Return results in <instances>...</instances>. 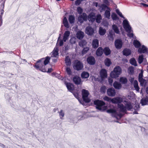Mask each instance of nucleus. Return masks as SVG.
Masks as SVG:
<instances>
[{"label": "nucleus", "mask_w": 148, "mask_h": 148, "mask_svg": "<svg viewBox=\"0 0 148 148\" xmlns=\"http://www.w3.org/2000/svg\"><path fill=\"white\" fill-rule=\"evenodd\" d=\"M94 103L96 108L98 110L104 111L107 109V107L105 106V103L103 101L98 100L95 101Z\"/></svg>", "instance_id": "1"}, {"label": "nucleus", "mask_w": 148, "mask_h": 148, "mask_svg": "<svg viewBox=\"0 0 148 148\" xmlns=\"http://www.w3.org/2000/svg\"><path fill=\"white\" fill-rule=\"evenodd\" d=\"M44 58H42L37 61L34 66L35 68L43 72H46V70L45 68V66L43 64V60Z\"/></svg>", "instance_id": "2"}, {"label": "nucleus", "mask_w": 148, "mask_h": 148, "mask_svg": "<svg viewBox=\"0 0 148 148\" xmlns=\"http://www.w3.org/2000/svg\"><path fill=\"white\" fill-rule=\"evenodd\" d=\"M126 102L125 104L126 109L128 110H137L140 108L139 103H135L134 105L132 104L130 102L125 101Z\"/></svg>", "instance_id": "3"}, {"label": "nucleus", "mask_w": 148, "mask_h": 148, "mask_svg": "<svg viewBox=\"0 0 148 148\" xmlns=\"http://www.w3.org/2000/svg\"><path fill=\"white\" fill-rule=\"evenodd\" d=\"M121 72V67L119 66H117L114 68L113 71L111 72L110 76L112 78H116L119 77Z\"/></svg>", "instance_id": "4"}, {"label": "nucleus", "mask_w": 148, "mask_h": 148, "mask_svg": "<svg viewBox=\"0 0 148 148\" xmlns=\"http://www.w3.org/2000/svg\"><path fill=\"white\" fill-rule=\"evenodd\" d=\"M106 112L108 113H111L112 116L113 117H115L117 119H118V116L119 117V119H120L123 116V114L121 113H118L114 107L113 108L109 109L106 110Z\"/></svg>", "instance_id": "5"}, {"label": "nucleus", "mask_w": 148, "mask_h": 148, "mask_svg": "<svg viewBox=\"0 0 148 148\" xmlns=\"http://www.w3.org/2000/svg\"><path fill=\"white\" fill-rule=\"evenodd\" d=\"M103 99L108 101H111L114 103H119L123 101V99L120 97H117L111 99L107 96L105 97Z\"/></svg>", "instance_id": "6"}, {"label": "nucleus", "mask_w": 148, "mask_h": 148, "mask_svg": "<svg viewBox=\"0 0 148 148\" xmlns=\"http://www.w3.org/2000/svg\"><path fill=\"white\" fill-rule=\"evenodd\" d=\"M123 27L127 32H130L132 31V27L130 25L129 22L126 19H125L123 22Z\"/></svg>", "instance_id": "7"}, {"label": "nucleus", "mask_w": 148, "mask_h": 148, "mask_svg": "<svg viewBox=\"0 0 148 148\" xmlns=\"http://www.w3.org/2000/svg\"><path fill=\"white\" fill-rule=\"evenodd\" d=\"M73 67L75 69L79 71L83 69V65L81 62L77 60L74 62L73 65Z\"/></svg>", "instance_id": "8"}, {"label": "nucleus", "mask_w": 148, "mask_h": 148, "mask_svg": "<svg viewBox=\"0 0 148 148\" xmlns=\"http://www.w3.org/2000/svg\"><path fill=\"white\" fill-rule=\"evenodd\" d=\"M82 98L86 102H89L90 101L88 97L89 95V92L88 90L83 89L82 90Z\"/></svg>", "instance_id": "9"}, {"label": "nucleus", "mask_w": 148, "mask_h": 148, "mask_svg": "<svg viewBox=\"0 0 148 148\" xmlns=\"http://www.w3.org/2000/svg\"><path fill=\"white\" fill-rule=\"evenodd\" d=\"M87 16L85 13H83L82 15L79 16L78 17V21L80 23H82L84 21H86Z\"/></svg>", "instance_id": "10"}, {"label": "nucleus", "mask_w": 148, "mask_h": 148, "mask_svg": "<svg viewBox=\"0 0 148 148\" xmlns=\"http://www.w3.org/2000/svg\"><path fill=\"white\" fill-rule=\"evenodd\" d=\"M116 91L114 88H109L107 90V94L109 96L114 97L116 94Z\"/></svg>", "instance_id": "11"}, {"label": "nucleus", "mask_w": 148, "mask_h": 148, "mask_svg": "<svg viewBox=\"0 0 148 148\" xmlns=\"http://www.w3.org/2000/svg\"><path fill=\"white\" fill-rule=\"evenodd\" d=\"M58 49L57 47H56L53 50L51 53V56L52 57L58 58Z\"/></svg>", "instance_id": "12"}, {"label": "nucleus", "mask_w": 148, "mask_h": 148, "mask_svg": "<svg viewBox=\"0 0 148 148\" xmlns=\"http://www.w3.org/2000/svg\"><path fill=\"white\" fill-rule=\"evenodd\" d=\"M2 2L1 3L2 5L1 8H2V10L0 11V20L1 22V24L0 25H1L2 23V16L3 15V13H4V10L3 9L4 8V3L5 0H2Z\"/></svg>", "instance_id": "13"}, {"label": "nucleus", "mask_w": 148, "mask_h": 148, "mask_svg": "<svg viewBox=\"0 0 148 148\" xmlns=\"http://www.w3.org/2000/svg\"><path fill=\"white\" fill-rule=\"evenodd\" d=\"M86 33L88 35H92L94 33V30L90 26L87 27L86 29Z\"/></svg>", "instance_id": "14"}, {"label": "nucleus", "mask_w": 148, "mask_h": 148, "mask_svg": "<svg viewBox=\"0 0 148 148\" xmlns=\"http://www.w3.org/2000/svg\"><path fill=\"white\" fill-rule=\"evenodd\" d=\"M87 61L89 64L91 65L94 64L95 63V58L92 56H90L87 58Z\"/></svg>", "instance_id": "15"}, {"label": "nucleus", "mask_w": 148, "mask_h": 148, "mask_svg": "<svg viewBox=\"0 0 148 148\" xmlns=\"http://www.w3.org/2000/svg\"><path fill=\"white\" fill-rule=\"evenodd\" d=\"M115 45L117 49H120L122 46V41L120 40H117L115 42Z\"/></svg>", "instance_id": "16"}, {"label": "nucleus", "mask_w": 148, "mask_h": 148, "mask_svg": "<svg viewBox=\"0 0 148 148\" xmlns=\"http://www.w3.org/2000/svg\"><path fill=\"white\" fill-rule=\"evenodd\" d=\"M65 84L68 90L69 91L72 92L74 88L73 85L70 83H66L65 82Z\"/></svg>", "instance_id": "17"}, {"label": "nucleus", "mask_w": 148, "mask_h": 148, "mask_svg": "<svg viewBox=\"0 0 148 148\" xmlns=\"http://www.w3.org/2000/svg\"><path fill=\"white\" fill-rule=\"evenodd\" d=\"M95 14L93 13H90L88 16V19L89 21L92 22H94L95 20Z\"/></svg>", "instance_id": "18"}, {"label": "nucleus", "mask_w": 148, "mask_h": 148, "mask_svg": "<svg viewBox=\"0 0 148 148\" xmlns=\"http://www.w3.org/2000/svg\"><path fill=\"white\" fill-rule=\"evenodd\" d=\"M147 48L144 45L139 48L138 50V52L139 53H145L147 52Z\"/></svg>", "instance_id": "19"}, {"label": "nucleus", "mask_w": 148, "mask_h": 148, "mask_svg": "<svg viewBox=\"0 0 148 148\" xmlns=\"http://www.w3.org/2000/svg\"><path fill=\"white\" fill-rule=\"evenodd\" d=\"M100 75L102 79L106 78L107 76L106 71L104 69H102L100 72Z\"/></svg>", "instance_id": "20"}, {"label": "nucleus", "mask_w": 148, "mask_h": 148, "mask_svg": "<svg viewBox=\"0 0 148 148\" xmlns=\"http://www.w3.org/2000/svg\"><path fill=\"white\" fill-rule=\"evenodd\" d=\"M73 80L75 83L76 84H79L81 82L80 77L77 76H75L74 77Z\"/></svg>", "instance_id": "21"}, {"label": "nucleus", "mask_w": 148, "mask_h": 148, "mask_svg": "<svg viewBox=\"0 0 148 148\" xmlns=\"http://www.w3.org/2000/svg\"><path fill=\"white\" fill-rule=\"evenodd\" d=\"M84 35V33L81 31H78L76 34L77 37L79 39H81L83 38Z\"/></svg>", "instance_id": "22"}, {"label": "nucleus", "mask_w": 148, "mask_h": 148, "mask_svg": "<svg viewBox=\"0 0 148 148\" xmlns=\"http://www.w3.org/2000/svg\"><path fill=\"white\" fill-rule=\"evenodd\" d=\"M118 107L120 109V111L122 112H125L126 111V107L123 104H118Z\"/></svg>", "instance_id": "23"}, {"label": "nucleus", "mask_w": 148, "mask_h": 148, "mask_svg": "<svg viewBox=\"0 0 148 148\" xmlns=\"http://www.w3.org/2000/svg\"><path fill=\"white\" fill-rule=\"evenodd\" d=\"M148 102V97H143L140 101V103L142 106L147 104Z\"/></svg>", "instance_id": "24"}, {"label": "nucleus", "mask_w": 148, "mask_h": 148, "mask_svg": "<svg viewBox=\"0 0 148 148\" xmlns=\"http://www.w3.org/2000/svg\"><path fill=\"white\" fill-rule=\"evenodd\" d=\"M70 33V32L69 31H67L65 32L64 34L63 38V40L64 42H66L68 39Z\"/></svg>", "instance_id": "25"}, {"label": "nucleus", "mask_w": 148, "mask_h": 148, "mask_svg": "<svg viewBox=\"0 0 148 148\" xmlns=\"http://www.w3.org/2000/svg\"><path fill=\"white\" fill-rule=\"evenodd\" d=\"M103 50L101 47H99L96 51V54L98 56H101L103 53Z\"/></svg>", "instance_id": "26"}, {"label": "nucleus", "mask_w": 148, "mask_h": 148, "mask_svg": "<svg viewBox=\"0 0 148 148\" xmlns=\"http://www.w3.org/2000/svg\"><path fill=\"white\" fill-rule=\"evenodd\" d=\"M133 84L135 90L138 92L140 88L138 85V81L136 80H134Z\"/></svg>", "instance_id": "27"}, {"label": "nucleus", "mask_w": 148, "mask_h": 148, "mask_svg": "<svg viewBox=\"0 0 148 148\" xmlns=\"http://www.w3.org/2000/svg\"><path fill=\"white\" fill-rule=\"evenodd\" d=\"M92 46L94 48H96L99 46V41L97 39H94L92 42Z\"/></svg>", "instance_id": "28"}, {"label": "nucleus", "mask_w": 148, "mask_h": 148, "mask_svg": "<svg viewBox=\"0 0 148 148\" xmlns=\"http://www.w3.org/2000/svg\"><path fill=\"white\" fill-rule=\"evenodd\" d=\"M112 29L116 33L118 34L120 32L117 25H112Z\"/></svg>", "instance_id": "29"}, {"label": "nucleus", "mask_w": 148, "mask_h": 148, "mask_svg": "<svg viewBox=\"0 0 148 148\" xmlns=\"http://www.w3.org/2000/svg\"><path fill=\"white\" fill-rule=\"evenodd\" d=\"M113 86L115 88L119 89L121 88V85L119 83L115 82L113 84Z\"/></svg>", "instance_id": "30"}, {"label": "nucleus", "mask_w": 148, "mask_h": 148, "mask_svg": "<svg viewBox=\"0 0 148 148\" xmlns=\"http://www.w3.org/2000/svg\"><path fill=\"white\" fill-rule=\"evenodd\" d=\"M89 76V73L86 71H83L81 74V76L83 78H87Z\"/></svg>", "instance_id": "31"}, {"label": "nucleus", "mask_w": 148, "mask_h": 148, "mask_svg": "<svg viewBox=\"0 0 148 148\" xmlns=\"http://www.w3.org/2000/svg\"><path fill=\"white\" fill-rule=\"evenodd\" d=\"M110 9L108 10H106L104 14V16L105 17L108 19H109L110 18Z\"/></svg>", "instance_id": "32"}, {"label": "nucleus", "mask_w": 148, "mask_h": 148, "mask_svg": "<svg viewBox=\"0 0 148 148\" xmlns=\"http://www.w3.org/2000/svg\"><path fill=\"white\" fill-rule=\"evenodd\" d=\"M131 51L128 49H125L123 51V54L126 56H128L131 53Z\"/></svg>", "instance_id": "33"}, {"label": "nucleus", "mask_w": 148, "mask_h": 148, "mask_svg": "<svg viewBox=\"0 0 148 148\" xmlns=\"http://www.w3.org/2000/svg\"><path fill=\"white\" fill-rule=\"evenodd\" d=\"M63 23L64 26L67 28H69V26L68 24V23L67 20V19L66 17H64L63 20Z\"/></svg>", "instance_id": "34"}, {"label": "nucleus", "mask_w": 148, "mask_h": 148, "mask_svg": "<svg viewBox=\"0 0 148 148\" xmlns=\"http://www.w3.org/2000/svg\"><path fill=\"white\" fill-rule=\"evenodd\" d=\"M133 44L135 47L136 48H139L141 45L139 42L136 40H134V41Z\"/></svg>", "instance_id": "35"}, {"label": "nucleus", "mask_w": 148, "mask_h": 148, "mask_svg": "<svg viewBox=\"0 0 148 148\" xmlns=\"http://www.w3.org/2000/svg\"><path fill=\"white\" fill-rule=\"evenodd\" d=\"M101 19L102 17L101 15L100 14H97L96 17V22L98 23H100Z\"/></svg>", "instance_id": "36"}, {"label": "nucleus", "mask_w": 148, "mask_h": 148, "mask_svg": "<svg viewBox=\"0 0 148 148\" xmlns=\"http://www.w3.org/2000/svg\"><path fill=\"white\" fill-rule=\"evenodd\" d=\"M99 33L101 35H104L106 32V30L105 29H103L101 27H100L99 30Z\"/></svg>", "instance_id": "37"}, {"label": "nucleus", "mask_w": 148, "mask_h": 148, "mask_svg": "<svg viewBox=\"0 0 148 148\" xmlns=\"http://www.w3.org/2000/svg\"><path fill=\"white\" fill-rule=\"evenodd\" d=\"M103 51L105 54L106 56L109 55L110 53V49L107 47H105Z\"/></svg>", "instance_id": "38"}, {"label": "nucleus", "mask_w": 148, "mask_h": 148, "mask_svg": "<svg viewBox=\"0 0 148 148\" xmlns=\"http://www.w3.org/2000/svg\"><path fill=\"white\" fill-rule=\"evenodd\" d=\"M114 34L112 31L109 32V34L108 36V39L110 40H113L114 39L113 36Z\"/></svg>", "instance_id": "39"}, {"label": "nucleus", "mask_w": 148, "mask_h": 148, "mask_svg": "<svg viewBox=\"0 0 148 148\" xmlns=\"http://www.w3.org/2000/svg\"><path fill=\"white\" fill-rule=\"evenodd\" d=\"M69 20L70 23H73L75 20V17L72 15H70L69 17Z\"/></svg>", "instance_id": "40"}, {"label": "nucleus", "mask_w": 148, "mask_h": 148, "mask_svg": "<svg viewBox=\"0 0 148 148\" xmlns=\"http://www.w3.org/2000/svg\"><path fill=\"white\" fill-rule=\"evenodd\" d=\"M130 62L132 65L135 66H137L136 61L135 58H133L130 60Z\"/></svg>", "instance_id": "41"}, {"label": "nucleus", "mask_w": 148, "mask_h": 148, "mask_svg": "<svg viewBox=\"0 0 148 148\" xmlns=\"http://www.w3.org/2000/svg\"><path fill=\"white\" fill-rule=\"evenodd\" d=\"M144 56L142 54L139 56L138 59V62L140 64H141L143 62L144 60Z\"/></svg>", "instance_id": "42"}, {"label": "nucleus", "mask_w": 148, "mask_h": 148, "mask_svg": "<svg viewBox=\"0 0 148 148\" xmlns=\"http://www.w3.org/2000/svg\"><path fill=\"white\" fill-rule=\"evenodd\" d=\"M140 83L141 86H145L147 82L146 80L144 79H142L140 80H138Z\"/></svg>", "instance_id": "43"}, {"label": "nucleus", "mask_w": 148, "mask_h": 148, "mask_svg": "<svg viewBox=\"0 0 148 148\" xmlns=\"http://www.w3.org/2000/svg\"><path fill=\"white\" fill-rule=\"evenodd\" d=\"M50 58L49 57L47 56L46 57L45 59L44 60V59L43 60V64L45 66L49 62Z\"/></svg>", "instance_id": "44"}, {"label": "nucleus", "mask_w": 148, "mask_h": 148, "mask_svg": "<svg viewBox=\"0 0 148 148\" xmlns=\"http://www.w3.org/2000/svg\"><path fill=\"white\" fill-rule=\"evenodd\" d=\"M105 63L106 65L108 66H109L111 64L110 60L109 58H106L105 60Z\"/></svg>", "instance_id": "45"}, {"label": "nucleus", "mask_w": 148, "mask_h": 148, "mask_svg": "<svg viewBox=\"0 0 148 148\" xmlns=\"http://www.w3.org/2000/svg\"><path fill=\"white\" fill-rule=\"evenodd\" d=\"M120 81L122 84H125L127 82V80L125 77H122L120 78Z\"/></svg>", "instance_id": "46"}, {"label": "nucleus", "mask_w": 148, "mask_h": 148, "mask_svg": "<svg viewBox=\"0 0 148 148\" xmlns=\"http://www.w3.org/2000/svg\"><path fill=\"white\" fill-rule=\"evenodd\" d=\"M59 116L60 119H63V117H64V111L63 110H61L59 112Z\"/></svg>", "instance_id": "47"}, {"label": "nucleus", "mask_w": 148, "mask_h": 148, "mask_svg": "<svg viewBox=\"0 0 148 148\" xmlns=\"http://www.w3.org/2000/svg\"><path fill=\"white\" fill-rule=\"evenodd\" d=\"M100 8H101V11H104L106 9H107L108 10L110 9L107 5L103 4L101 5L100 6Z\"/></svg>", "instance_id": "48"}, {"label": "nucleus", "mask_w": 148, "mask_h": 148, "mask_svg": "<svg viewBox=\"0 0 148 148\" xmlns=\"http://www.w3.org/2000/svg\"><path fill=\"white\" fill-rule=\"evenodd\" d=\"M65 61L66 64L67 66H69L71 64L70 59L68 56H67L65 59Z\"/></svg>", "instance_id": "49"}, {"label": "nucleus", "mask_w": 148, "mask_h": 148, "mask_svg": "<svg viewBox=\"0 0 148 148\" xmlns=\"http://www.w3.org/2000/svg\"><path fill=\"white\" fill-rule=\"evenodd\" d=\"M111 17L113 20L116 21L119 19L116 14L115 13H113L111 15Z\"/></svg>", "instance_id": "50"}, {"label": "nucleus", "mask_w": 148, "mask_h": 148, "mask_svg": "<svg viewBox=\"0 0 148 148\" xmlns=\"http://www.w3.org/2000/svg\"><path fill=\"white\" fill-rule=\"evenodd\" d=\"M86 44V42L85 40H81L79 42V45L81 47H83Z\"/></svg>", "instance_id": "51"}, {"label": "nucleus", "mask_w": 148, "mask_h": 148, "mask_svg": "<svg viewBox=\"0 0 148 148\" xmlns=\"http://www.w3.org/2000/svg\"><path fill=\"white\" fill-rule=\"evenodd\" d=\"M116 12L121 17L125 19V18L122 14V13L119 11L118 9H116Z\"/></svg>", "instance_id": "52"}, {"label": "nucleus", "mask_w": 148, "mask_h": 148, "mask_svg": "<svg viewBox=\"0 0 148 148\" xmlns=\"http://www.w3.org/2000/svg\"><path fill=\"white\" fill-rule=\"evenodd\" d=\"M66 71L67 74L69 75H71L72 74V72L71 69L69 67H67L66 68Z\"/></svg>", "instance_id": "53"}, {"label": "nucleus", "mask_w": 148, "mask_h": 148, "mask_svg": "<svg viewBox=\"0 0 148 148\" xmlns=\"http://www.w3.org/2000/svg\"><path fill=\"white\" fill-rule=\"evenodd\" d=\"M129 73L132 74L134 73V69L133 67L132 66L130 67L128 69Z\"/></svg>", "instance_id": "54"}, {"label": "nucleus", "mask_w": 148, "mask_h": 148, "mask_svg": "<svg viewBox=\"0 0 148 148\" xmlns=\"http://www.w3.org/2000/svg\"><path fill=\"white\" fill-rule=\"evenodd\" d=\"M89 50L88 47H86L84 48L82 51V53L84 55L87 53V52Z\"/></svg>", "instance_id": "55"}, {"label": "nucleus", "mask_w": 148, "mask_h": 148, "mask_svg": "<svg viewBox=\"0 0 148 148\" xmlns=\"http://www.w3.org/2000/svg\"><path fill=\"white\" fill-rule=\"evenodd\" d=\"M77 11L79 14H82L83 12V9L80 7H78L77 8Z\"/></svg>", "instance_id": "56"}, {"label": "nucleus", "mask_w": 148, "mask_h": 148, "mask_svg": "<svg viewBox=\"0 0 148 148\" xmlns=\"http://www.w3.org/2000/svg\"><path fill=\"white\" fill-rule=\"evenodd\" d=\"M60 38V36L58 38V42L59 43V45L60 46H62L63 45V40H59V39Z\"/></svg>", "instance_id": "57"}, {"label": "nucleus", "mask_w": 148, "mask_h": 148, "mask_svg": "<svg viewBox=\"0 0 148 148\" xmlns=\"http://www.w3.org/2000/svg\"><path fill=\"white\" fill-rule=\"evenodd\" d=\"M106 87L105 86H103L101 87L100 89L101 92L102 93H104L106 92Z\"/></svg>", "instance_id": "58"}, {"label": "nucleus", "mask_w": 148, "mask_h": 148, "mask_svg": "<svg viewBox=\"0 0 148 148\" xmlns=\"http://www.w3.org/2000/svg\"><path fill=\"white\" fill-rule=\"evenodd\" d=\"M143 77V72L141 71L140 73L139 74L138 76V80H140L141 79H142Z\"/></svg>", "instance_id": "59"}, {"label": "nucleus", "mask_w": 148, "mask_h": 148, "mask_svg": "<svg viewBox=\"0 0 148 148\" xmlns=\"http://www.w3.org/2000/svg\"><path fill=\"white\" fill-rule=\"evenodd\" d=\"M76 39L74 38H72L70 40V42L72 44H74L76 41Z\"/></svg>", "instance_id": "60"}, {"label": "nucleus", "mask_w": 148, "mask_h": 148, "mask_svg": "<svg viewBox=\"0 0 148 148\" xmlns=\"http://www.w3.org/2000/svg\"><path fill=\"white\" fill-rule=\"evenodd\" d=\"M75 97L77 99H79V97H78V93L76 92H73V91L72 92Z\"/></svg>", "instance_id": "61"}, {"label": "nucleus", "mask_w": 148, "mask_h": 148, "mask_svg": "<svg viewBox=\"0 0 148 148\" xmlns=\"http://www.w3.org/2000/svg\"><path fill=\"white\" fill-rule=\"evenodd\" d=\"M133 32L132 30V31L130 32H128V33L127 34V36L130 37V38H132L133 37V34L132 32Z\"/></svg>", "instance_id": "62"}, {"label": "nucleus", "mask_w": 148, "mask_h": 148, "mask_svg": "<svg viewBox=\"0 0 148 148\" xmlns=\"http://www.w3.org/2000/svg\"><path fill=\"white\" fill-rule=\"evenodd\" d=\"M108 82L110 85H112L113 82V79L112 78H109L108 79Z\"/></svg>", "instance_id": "63"}, {"label": "nucleus", "mask_w": 148, "mask_h": 148, "mask_svg": "<svg viewBox=\"0 0 148 148\" xmlns=\"http://www.w3.org/2000/svg\"><path fill=\"white\" fill-rule=\"evenodd\" d=\"M129 80L131 84H133L134 82V78L131 77V78Z\"/></svg>", "instance_id": "64"}]
</instances>
